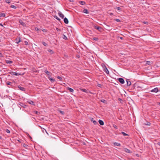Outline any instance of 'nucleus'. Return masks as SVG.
Listing matches in <instances>:
<instances>
[{
    "instance_id": "e2e57ef3",
    "label": "nucleus",
    "mask_w": 160,
    "mask_h": 160,
    "mask_svg": "<svg viewBox=\"0 0 160 160\" xmlns=\"http://www.w3.org/2000/svg\"><path fill=\"white\" fill-rule=\"evenodd\" d=\"M29 137L30 138H32V137L30 136H29Z\"/></svg>"
},
{
    "instance_id": "a878e982",
    "label": "nucleus",
    "mask_w": 160,
    "mask_h": 160,
    "mask_svg": "<svg viewBox=\"0 0 160 160\" xmlns=\"http://www.w3.org/2000/svg\"><path fill=\"white\" fill-rule=\"evenodd\" d=\"M81 91H82L85 92H87V90L85 89H81Z\"/></svg>"
},
{
    "instance_id": "7c9ffc66",
    "label": "nucleus",
    "mask_w": 160,
    "mask_h": 160,
    "mask_svg": "<svg viewBox=\"0 0 160 160\" xmlns=\"http://www.w3.org/2000/svg\"><path fill=\"white\" fill-rule=\"evenodd\" d=\"M115 9H118V10H121V8H120L119 7H116Z\"/></svg>"
},
{
    "instance_id": "9d476101",
    "label": "nucleus",
    "mask_w": 160,
    "mask_h": 160,
    "mask_svg": "<svg viewBox=\"0 0 160 160\" xmlns=\"http://www.w3.org/2000/svg\"><path fill=\"white\" fill-rule=\"evenodd\" d=\"M58 14L59 16L62 18H64V15L61 12H59Z\"/></svg>"
},
{
    "instance_id": "a211bd4d",
    "label": "nucleus",
    "mask_w": 160,
    "mask_h": 160,
    "mask_svg": "<svg viewBox=\"0 0 160 160\" xmlns=\"http://www.w3.org/2000/svg\"><path fill=\"white\" fill-rule=\"evenodd\" d=\"M103 70L107 74H109V72L107 68H105Z\"/></svg>"
},
{
    "instance_id": "c03bdc74",
    "label": "nucleus",
    "mask_w": 160,
    "mask_h": 160,
    "mask_svg": "<svg viewBox=\"0 0 160 160\" xmlns=\"http://www.w3.org/2000/svg\"><path fill=\"white\" fill-rule=\"evenodd\" d=\"M24 43L26 45H27L28 44V42L26 41H24Z\"/></svg>"
},
{
    "instance_id": "7ed1b4c3",
    "label": "nucleus",
    "mask_w": 160,
    "mask_h": 160,
    "mask_svg": "<svg viewBox=\"0 0 160 160\" xmlns=\"http://www.w3.org/2000/svg\"><path fill=\"white\" fill-rule=\"evenodd\" d=\"M9 73L11 74L12 75H14L15 76H18L21 75L20 73H17L16 72H10Z\"/></svg>"
},
{
    "instance_id": "79ce46f5",
    "label": "nucleus",
    "mask_w": 160,
    "mask_h": 160,
    "mask_svg": "<svg viewBox=\"0 0 160 160\" xmlns=\"http://www.w3.org/2000/svg\"><path fill=\"white\" fill-rule=\"evenodd\" d=\"M101 102H102L104 103L106 101L104 99H102V100H101Z\"/></svg>"
},
{
    "instance_id": "09e8293b",
    "label": "nucleus",
    "mask_w": 160,
    "mask_h": 160,
    "mask_svg": "<svg viewBox=\"0 0 160 160\" xmlns=\"http://www.w3.org/2000/svg\"><path fill=\"white\" fill-rule=\"evenodd\" d=\"M35 113L36 114H37V115H38V114L39 113V112L37 111H35Z\"/></svg>"
},
{
    "instance_id": "e433bc0d",
    "label": "nucleus",
    "mask_w": 160,
    "mask_h": 160,
    "mask_svg": "<svg viewBox=\"0 0 160 160\" xmlns=\"http://www.w3.org/2000/svg\"><path fill=\"white\" fill-rule=\"evenodd\" d=\"M146 64L148 65H150L151 64V62L148 61H147L146 62Z\"/></svg>"
},
{
    "instance_id": "bf43d9fd",
    "label": "nucleus",
    "mask_w": 160,
    "mask_h": 160,
    "mask_svg": "<svg viewBox=\"0 0 160 160\" xmlns=\"http://www.w3.org/2000/svg\"><path fill=\"white\" fill-rule=\"evenodd\" d=\"M0 17H2V13H0Z\"/></svg>"
},
{
    "instance_id": "473e14b6",
    "label": "nucleus",
    "mask_w": 160,
    "mask_h": 160,
    "mask_svg": "<svg viewBox=\"0 0 160 160\" xmlns=\"http://www.w3.org/2000/svg\"><path fill=\"white\" fill-rule=\"evenodd\" d=\"M57 78H58V79H59L61 81H62V78L61 77H60V76H58V77H57Z\"/></svg>"
},
{
    "instance_id": "bb28decb",
    "label": "nucleus",
    "mask_w": 160,
    "mask_h": 160,
    "mask_svg": "<svg viewBox=\"0 0 160 160\" xmlns=\"http://www.w3.org/2000/svg\"><path fill=\"white\" fill-rule=\"evenodd\" d=\"M54 17L58 21H60V18H59L57 16H54Z\"/></svg>"
},
{
    "instance_id": "c9c22d12",
    "label": "nucleus",
    "mask_w": 160,
    "mask_h": 160,
    "mask_svg": "<svg viewBox=\"0 0 160 160\" xmlns=\"http://www.w3.org/2000/svg\"><path fill=\"white\" fill-rule=\"evenodd\" d=\"M42 131L43 133H44V131H45V132H46L47 133L46 130L44 128H43L42 129Z\"/></svg>"
},
{
    "instance_id": "a19ab883",
    "label": "nucleus",
    "mask_w": 160,
    "mask_h": 160,
    "mask_svg": "<svg viewBox=\"0 0 160 160\" xmlns=\"http://www.w3.org/2000/svg\"><path fill=\"white\" fill-rule=\"evenodd\" d=\"M146 124L147 125L150 126L151 125V123L150 122H148Z\"/></svg>"
},
{
    "instance_id": "5701e85b",
    "label": "nucleus",
    "mask_w": 160,
    "mask_h": 160,
    "mask_svg": "<svg viewBox=\"0 0 160 160\" xmlns=\"http://www.w3.org/2000/svg\"><path fill=\"white\" fill-rule=\"evenodd\" d=\"M121 133L124 136H128V135L127 134V133H125L123 132H121Z\"/></svg>"
},
{
    "instance_id": "423d86ee",
    "label": "nucleus",
    "mask_w": 160,
    "mask_h": 160,
    "mask_svg": "<svg viewBox=\"0 0 160 160\" xmlns=\"http://www.w3.org/2000/svg\"><path fill=\"white\" fill-rule=\"evenodd\" d=\"M15 40L16 41V43H17V44H18L19 42H21V38L20 37H19L18 38H17L15 39Z\"/></svg>"
},
{
    "instance_id": "c85d7f7f",
    "label": "nucleus",
    "mask_w": 160,
    "mask_h": 160,
    "mask_svg": "<svg viewBox=\"0 0 160 160\" xmlns=\"http://www.w3.org/2000/svg\"><path fill=\"white\" fill-rule=\"evenodd\" d=\"M63 39H65V40H67V37H66V36L64 35V34H63Z\"/></svg>"
},
{
    "instance_id": "4d7b16f0",
    "label": "nucleus",
    "mask_w": 160,
    "mask_h": 160,
    "mask_svg": "<svg viewBox=\"0 0 160 160\" xmlns=\"http://www.w3.org/2000/svg\"><path fill=\"white\" fill-rule=\"evenodd\" d=\"M70 2H73V0H69Z\"/></svg>"
},
{
    "instance_id": "dca6fc26",
    "label": "nucleus",
    "mask_w": 160,
    "mask_h": 160,
    "mask_svg": "<svg viewBox=\"0 0 160 160\" xmlns=\"http://www.w3.org/2000/svg\"><path fill=\"white\" fill-rule=\"evenodd\" d=\"M124 151L127 152H128V153H129L131 152L130 151L129 149H128L127 148H125L124 149Z\"/></svg>"
},
{
    "instance_id": "cd10ccee",
    "label": "nucleus",
    "mask_w": 160,
    "mask_h": 160,
    "mask_svg": "<svg viewBox=\"0 0 160 160\" xmlns=\"http://www.w3.org/2000/svg\"><path fill=\"white\" fill-rule=\"evenodd\" d=\"M58 111L62 115H63L64 114V112L63 111H62L60 110H58Z\"/></svg>"
},
{
    "instance_id": "9b49d317",
    "label": "nucleus",
    "mask_w": 160,
    "mask_h": 160,
    "mask_svg": "<svg viewBox=\"0 0 160 160\" xmlns=\"http://www.w3.org/2000/svg\"><path fill=\"white\" fill-rule=\"evenodd\" d=\"M98 122L100 125H103L104 124V122L103 121L101 120H99Z\"/></svg>"
},
{
    "instance_id": "393cba45",
    "label": "nucleus",
    "mask_w": 160,
    "mask_h": 160,
    "mask_svg": "<svg viewBox=\"0 0 160 160\" xmlns=\"http://www.w3.org/2000/svg\"><path fill=\"white\" fill-rule=\"evenodd\" d=\"M48 52H50L51 53V54H53V52L52 50H51L50 49H48Z\"/></svg>"
},
{
    "instance_id": "0eeeda50",
    "label": "nucleus",
    "mask_w": 160,
    "mask_h": 160,
    "mask_svg": "<svg viewBox=\"0 0 160 160\" xmlns=\"http://www.w3.org/2000/svg\"><path fill=\"white\" fill-rule=\"evenodd\" d=\"M48 78L49 79L50 81L52 82H53L55 81V80L54 79L51 78V77L50 76H48Z\"/></svg>"
},
{
    "instance_id": "6ab92c4d",
    "label": "nucleus",
    "mask_w": 160,
    "mask_h": 160,
    "mask_svg": "<svg viewBox=\"0 0 160 160\" xmlns=\"http://www.w3.org/2000/svg\"><path fill=\"white\" fill-rule=\"evenodd\" d=\"M83 12L85 13L88 14L89 13V12L88 10L87 9H84L83 10Z\"/></svg>"
},
{
    "instance_id": "864d4df0",
    "label": "nucleus",
    "mask_w": 160,
    "mask_h": 160,
    "mask_svg": "<svg viewBox=\"0 0 160 160\" xmlns=\"http://www.w3.org/2000/svg\"><path fill=\"white\" fill-rule=\"evenodd\" d=\"M144 23L145 24H147L148 23V22H144Z\"/></svg>"
},
{
    "instance_id": "ddd939ff",
    "label": "nucleus",
    "mask_w": 160,
    "mask_h": 160,
    "mask_svg": "<svg viewBox=\"0 0 160 160\" xmlns=\"http://www.w3.org/2000/svg\"><path fill=\"white\" fill-rule=\"evenodd\" d=\"M19 23H20L21 25H22L23 26H26V24L24 22H23L22 21V20H19Z\"/></svg>"
},
{
    "instance_id": "69168bd1",
    "label": "nucleus",
    "mask_w": 160,
    "mask_h": 160,
    "mask_svg": "<svg viewBox=\"0 0 160 160\" xmlns=\"http://www.w3.org/2000/svg\"><path fill=\"white\" fill-rule=\"evenodd\" d=\"M138 88H142V87H138Z\"/></svg>"
},
{
    "instance_id": "052dcab7",
    "label": "nucleus",
    "mask_w": 160,
    "mask_h": 160,
    "mask_svg": "<svg viewBox=\"0 0 160 160\" xmlns=\"http://www.w3.org/2000/svg\"><path fill=\"white\" fill-rule=\"evenodd\" d=\"M158 104L160 106V102H158Z\"/></svg>"
},
{
    "instance_id": "4468645a",
    "label": "nucleus",
    "mask_w": 160,
    "mask_h": 160,
    "mask_svg": "<svg viewBox=\"0 0 160 160\" xmlns=\"http://www.w3.org/2000/svg\"><path fill=\"white\" fill-rule=\"evenodd\" d=\"M64 23L66 24H68V19L66 18H64Z\"/></svg>"
},
{
    "instance_id": "a18cd8bd",
    "label": "nucleus",
    "mask_w": 160,
    "mask_h": 160,
    "mask_svg": "<svg viewBox=\"0 0 160 160\" xmlns=\"http://www.w3.org/2000/svg\"><path fill=\"white\" fill-rule=\"evenodd\" d=\"M2 17H5V14L4 13H2Z\"/></svg>"
},
{
    "instance_id": "f257e3e1",
    "label": "nucleus",
    "mask_w": 160,
    "mask_h": 160,
    "mask_svg": "<svg viewBox=\"0 0 160 160\" xmlns=\"http://www.w3.org/2000/svg\"><path fill=\"white\" fill-rule=\"evenodd\" d=\"M118 81L121 83L123 84L124 83V79L122 78H118Z\"/></svg>"
},
{
    "instance_id": "72a5a7b5",
    "label": "nucleus",
    "mask_w": 160,
    "mask_h": 160,
    "mask_svg": "<svg viewBox=\"0 0 160 160\" xmlns=\"http://www.w3.org/2000/svg\"><path fill=\"white\" fill-rule=\"evenodd\" d=\"M114 20L118 22H120V20L119 19H115Z\"/></svg>"
},
{
    "instance_id": "603ef678",
    "label": "nucleus",
    "mask_w": 160,
    "mask_h": 160,
    "mask_svg": "<svg viewBox=\"0 0 160 160\" xmlns=\"http://www.w3.org/2000/svg\"><path fill=\"white\" fill-rule=\"evenodd\" d=\"M118 38H120V39H121V40H122V39H123V38H122V37H118Z\"/></svg>"
},
{
    "instance_id": "338daca9",
    "label": "nucleus",
    "mask_w": 160,
    "mask_h": 160,
    "mask_svg": "<svg viewBox=\"0 0 160 160\" xmlns=\"http://www.w3.org/2000/svg\"><path fill=\"white\" fill-rule=\"evenodd\" d=\"M2 0H0V1H1Z\"/></svg>"
},
{
    "instance_id": "aec40b11",
    "label": "nucleus",
    "mask_w": 160,
    "mask_h": 160,
    "mask_svg": "<svg viewBox=\"0 0 160 160\" xmlns=\"http://www.w3.org/2000/svg\"><path fill=\"white\" fill-rule=\"evenodd\" d=\"M127 85L128 86H129L131 84V83L130 81L127 80Z\"/></svg>"
},
{
    "instance_id": "1a4fd4ad",
    "label": "nucleus",
    "mask_w": 160,
    "mask_h": 160,
    "mask_svg": "<svg viewBox=\"0 0 160 160\" xmlns=\"http://www.w3.org/2000/svg\"><path fill=\"white\" fill-rule=\"evenodd\" d=\"M67 90H68L71 92H74V90L73 89L70 88L68 87L66 88Z\"/></svg>"
},
{
    "instance_id": "2eb2a0df",
    "label": "nucleus",
    "mask_w": 160,
    "mask_h": 160,
    "mask_svg": "<svg viewBox=\"0 0 160 160\" xmlns=\"http://www.w3.org/2000/svg\"><path fill=\"white\" fill-rule=\"evenodd\" d=\"M79 3L82 5H84L86 3L84 1H80L79 2Z\"/></svg>"
},
{
    "instance_id": "6e6d98bb",
    "label": "nucleus",
    "mask_w": 160,
    "mask_h": 160,
    "mask_svg": "<svg viewBox=\"0 0 160 160\" xmlns=\"http://www.w3.org/2000/svg\"><path fill=\"white\" fill-rule=\"evenodd\" d=\"M158 145L160 146V142H158L157 143Z\"/></svg>"
},
{
    "instance_id": "37998d69",
    "label": "nucleus",
    "mask_w": 160,
    "mask_h": 160,
    "mask_svg": "<svg viewBox=\"0 0 160 160\" xmlns=\"http://www.w3.org/2000/svg\"><path fill=\"white\" fill-rule=\"evenodd\" d=\"M6 2L8 3H10V2L9 1V0H6Z\"/></svg>"
},
{
    "instance_id": "f704fd0d",
    "label": "nucleus",
    "mask_w": 160,
    "mask_h": 160,
    "mask_svg": "<svg viewBox=\"0 0 160 160\" xmlns=\"http://www.w3.org/2000/svg\"><path fill=\"white\" fill-rule=\"evenodd\" d=\"M6 131L8 133H10V130H9L8 129H6Z\"/></svg>"
},
{
    "instance_id": "58836bf2",
    "label": "nucleus",
    "mask_w": 160,
    "mask_h": 160,
    "mask_svg": "<svg viewBox=\"0 0 160 160\" xmlns=\"http://www.w3.org/2000/svg\"><path fill=\"white\" fill-rule=\"evenodd\" d=\"M113 127L115 128V129H118V127H117V126L116 125H113Z\"/></svg>"
},
{
    "instance_id": "13d9d810",
    "label": "nucleus",
    "mask_w": 160,
    "mask_h": 160,
    "mask_svg": "<svg viewBox=\"0 0 160 160\" xmlns=\"http://www.w3.org/2000/svg\"><path fill=\"white\" fill-rule=\"evenodd\" d=\"M26 146H27L25 144V143L23 144V146L24 147H25Z\"/></svg>"
},
{
    "instance_id": "f3484780",
    "label": "nucleus",
    "mask_w": 160,
    "mask_h": 160,
    "mask_svg": "<svg viewBox=\"0 0 160 160\" xmlns=\"http://www.w3.org/2000/svg\"><path fill=\"white\" fill-rule=\"evenodd\" d=\"M6 62L7 64H11L13 62L12 61L8 60H6Z\"/></svg>"
},
{
    "instance_id": "6e6552de",
    "label": "nucleus",
    "mask_w": 160,
    "mask_h": 160,
    "mask_svg": "<svg viewBox=\"0 0 160 160\" xmlns=\"http://www.w3.org/2000/svg\"><path fill=\"white\" fill-rule=\"evenodd\" d=\"M18 87L20 90H21L22 91H25V88L23 87H22L20 86H18Z\"/></svg>"
},
{
    "instance_id": "c756f323",
    "label": "nucleus",
    "mask_w": 160,
    "mask_h": 160,
    "mask_svg": "<svg viewBox=\"0 0 160 160\" xmlns=\"http://www.w3.org/2000/svg\"><path fill=\"white\" fill-rule=\"evenodd\" d=\"M10 7H11V8H13L14 9L16 8V7L14 5H11Z\"/></svg>"
},
{
    "instance_id": "49530a36",
    "label": "nucleus",
    "mask_w": 160,
    "mask_h": 160,
    "mask_svg": "<svg viewBox=\"0 0 160 160\" xmlns=\"http://www.w3.org/2000/svg\"><path fill=\"white\" fill-rule=\"evenodd\" d=\"M35 29L36 31H38L39 30V28L37 27L35 28Z\"/></svg>"
},
{
    "instance_id": "3c124183",
    "label": "nucleus",
    "mask_w": 160,
    "mask_h": 160,
    "mask_svg": "<svg viewBox=\"0 0 160 160\" xmlns=\"http://www.w3.org/2000/svg\"><path fill=\"white\" fill-rule=\"evenodd\" d=\"M42 31L43 32H47V30L46 29H43V30H42Z\"/></svg>"
},
{
    "instance_id": "20e7f679",
    "label": "nucleus",
    "mask_w": 160,
    "mask_h": 160,
    "mask_svg": "<svg viewBox=\"0 0 160 160\" xmlns=\"http://www.w3.org/2000/svg\"><path fill=\"white\" fill-rule=\"evenodd\" d=\"M44 72H45V73H46V74L48 75V76H50V77H51V74H52V73L51 72H49V71H48L47 70H45V71H44Z\"/></svg>"
},
{
    "instance_id": "39448f33",
    "label": "nucleus",
    "mask_w": 160,
    "mask_h": 160,
    "mask_svg": "<svg viewBox=\"0 0 160 160\" xmlns=\"http://www.w3.org/2000/svg\"><path fill=\"white\" fill-rule=\"evenodd\" d=\"M94 28L95 29L98 30L100 31H101L102 29V27L97 26H95Z\"/></svg>"
},
{
    "instance_id": "2f4dec72",
    "label": "nucleus",
    "mask_w": 160,
    "mask_h": 160,
    "mask_svg": "<svg viewBox=\"0 0 160 160\" xmlns=\"http://www.w3.org/2000/svg\"><path fill=\"white\" fill-rule=\"evenodd\" d=\"M28 103L29 104L32 105L33 104L34 102L32 101H30V102H28Z\"/></svg>"
},
{
    "instance_id": "de8ad7c7",
    "label": "nucleus",
    "mask_w": 160,
    "mask_h": 160,
    "mask_svg": "<svg viewBox=\"0 0 160 160\" xmlns=\"http://www.w3.org/2000/svg\"><path fill=\"white\" fill-rule=\"evenodd\" d=\"M0 57H3V55H2V53L0 52Z\"/></svg>"
},
{
    "instance_id": "5fc2aeb1",
    "label": "nucleus",
    "mask_w": 160,
    "mask_h": 160,
    "mask_svg": "<svg viewBox=\"0 0 160 160\" xmlns=\"http://www.w3.org/2000/svg\"><path fill=\"white\" fill-rule=\"evenodd\" d=\"M0 26H1L2 27H3V26L2 23H0Z\"/></svg>"
},
{
    "instance_id": "4be33fe9",
    "label": "nucleus",
    "mask_w": 160,
    "mask_h": 160,
    "mask_svg": "<svg viewBox=\"0 0 160 160\" xmlns=\"http://www.w3.org/2000/svg\"><path fill=\"white\" fill-rule=\"evenodd\" d=\"M102 66L103 68V70L105 68H107L106 67V66L104 64H102Z\"/></svg>"
},
{
    "instance_id": "680f3d73",
    "label": "nucleus",
    "mask_w": 160,
    "mask_h": 160,
    "mask_svg": "<svg viewBox=\"0 0 160 160\" xmlns=\"http://www.w3.org/2000/svg\"><path fill=\"white\" fill-rule=\"evenodd\" d=\"M18 141L19 142H20V141L19 140H18Z\"/></svg>"
},
{
    "instance_id": "f03ea898",
    "label": "nucleus",
    "mask_w": 160,
    "mask_h": 160,
    "mask_svg": "<svg viewBox=\"0 0 160 160\" xmlns=\"http://www.w3.org/2000/svg\"><path fill=\"white\" fill-rule=\"evenodd\" d=\"M151 92H157L158 91V88H156L151 90Z\"/></svg>"
},
{
    "instance_id": "8fccbe9b",
    "label": "nucleus",
    "mask_w": 160,
    "mask_h": 160,
    "mask_svg": "<svg viewBox=\"0 0 160 160\" xmlns=\"http://www.w3.org/2000/svg\"><path fill=\"white\" fill-rule=\"evenodd\" d=\"M56 29L58 31H61V30L60 29H58V28H56Z\"/></svg>"
},
{
    "instance_id": "412c9836",
    "label": "nucleus",
    "mask_w": 160,
    "mask_h": 160,
    "mask_svg": "<svg viewBox=\"0 0 160 160\" xmlns=\"http://www.w3.org/2000/svg\"><path fill=\"white\" fill-rule=\"evenodd\" d=\"M114 145H115V146H121V144L120 143H118V142H114Z\"/></svg>"
},
{
    "instance_id": "ea45409f",
    "label": "nucleus",
    "mask_w": 160,
    "mask_h": 160,
    "mask_svg": "<svg viewBox=\"0 0 160 160\" xmlns=\"http://www.w3.org/2000/svg\"><path fill=\"white\" fill-rule=\"evenodd\" d=\"M11 83V82H7V84L8 85H10Z\"/></svg>"
},
{
    "instance_id": "0e129e2a",
    "label": "nucleus",
    "mask_w": 160,
    "mask_h": 160,
    "mask_svg": "<svg viewBox=\"0 0 160 160\" xmlns=\"http://www.w3.org/2000/svg\"><path fill=\"white\" fill-rule=\"evenodd\" d=\"M2 139V137L0 136V139Z\"/></svg>"
},
{
    "instance_id": "f8f14e48",
    "label": "nucleus",
    "mask_w": 160,
    "mask_h": 160,
    "mask_svg": "<svg viewBox=\"0 0 160 160\" xmlns=\"http://www.w3.org/2000/svg\"><path fill=\"white\" fill-rule=\"evenodd\" d=\"M91 120L93 123L94 125L98 124L97 122L96 121L93 120V118H92Z\"/></svg>"
},
{
    "instance_id": "b1692460",
    "label": "nucleus",
    "mask_w": 160,
    "mask_h": 160,
    "mask_svg": "<svg viewBox=\"0 0 160 160\" xmlns=\"http://www.w3.org/2000/svg\"><path fill=\"white\" fill-rule=\"evenodd\" d=\"M42 43L45 46H48V44L44 42H42Z\"/></svg>"
},
{
    "instance_id": "4c0bfd02",
    "label": "nucleus",
    "mask_w": 160,
    "mask_h": 160,
    "mask_svg": "<svg viewBox=\"0 0 160 160\" xmlns=\"http://www.w3.org/2000/svg\"><path fill=\"white\" fill-rule=\"evenodd\" d=\"M93 40H95V41H97L98 40V38H96V37H95V38H93Z\"/></svg>"
}]
</instances>
